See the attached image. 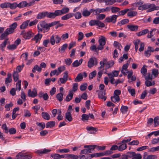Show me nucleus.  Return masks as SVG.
I'll use <instances>...</instances> for the list:
<instances>
[{
	"mask_svg": "<svg viewBox=\"0 0 159 159\" xmlns=\"http://www.w3.org/2000/svg\"><path fill=\"white\" fill-rule=\"evenodd\" d=\"M45 16H46L48 18H54L53 12H48L47 11H43L39 13L37 15L36 18L38 19H42L44 18Z\"/></svg>",
	"mask_w": 159,
	"mask_h": 159,
	"instance_id": "f257e3e1",
	"label": "nucleus"
},
{
	"mask_svg": "<svg viewBox=\"0 0 159 159\" xmlns=\"http://www.w3.org/2000/svg\"><path fill=\"white\" fill-rule=\"evenodd\" d=\"M69 8L66 7L62 8L61 10H56L54 12H53L54 18H55L57 16H61L64 14L69 12Z\"/></svg>",
	"mask_w": 159,
	"mask_h": 159,
	"instance_id": "f03ea898",
	"label": "nucleus"
},
{
	"mask_svg": "<svg viewBox=\"0 0 159 159\" xmlns=\"http://www.w3.org/2000/svg\"><path fill=\"white\" fill-rule=\"evenodd\" d=\"M37 28L38 32H42L44 29L49 30L48 24L45 21H43L39 22Z\"/></svg>",
	"mask_w": 159,
	"mask_h": 159,
	"instance_id": "7ed1b4c3",
	"label": "nucleus"
},
{
	"mask_svg": "<svg viewBox=\"0 0 159 159\" xmlns=\"http://www.w3.org/2000/svg\"><path fill=\"white\" fill-rule=\"evenodd\" d=\"M97 146L96 145H85L84 146L85 148L88 149H84L81 151L80 154H86L90 153L92 152V151H93Z\"/></svg>",
	"mask_w": 159,
	"mask_h": 159,
	"instance_id": "20e7f679",
	"label": "nucleus"
},
{
	"mask_svg": "<svg viewBox=\"0 0 159 159\" xmlns=\"http://www.w3.org/2000/svg\"><path fill=\"white\" fill-rule=\"evenodd\" d=\"M118 17V16L116 15H113L111 16H107L105 19L104 22L105 23L111 22L114 24L116 22Z\"/></svg>",
	"mask_w": 159,
	"mask_h": 159,
	"instance_id": "39448f33",
	"label": "nucleus"
},
{
	"mask_svg": "<svg viewBox=\"0 0 159 159\" xmlns=\"http://www.w3.org/2000/svg\"><path fill=\"white\" fill-rule=\"evenodd\" d=\"M98 64L97 59L95 57L90 58L88 62V66L91 68L94 65H96Z\"/></svg>",
	"mask_w": 159,
	"mask_h": 159,
	"instance_id": "423d86ee",
	"label": "nucleus"
},
{
	"mask_svg": "<svg viewBox=\"0 0 159 159\" xmlns=\"http://www.w3.org/2000/svg\"><path fill=\"white\" fill-rule=\"evenodd\" d=\"M17 26V24L16 22H14L11 25L9 28H7L6 30L10 34L13 33L15 31V29L16 28Z\"/></svg>",
	"mask_w": 159,
	"mask_h": 159,
	"instance_id": "0eeeda50",
	"label": "nucleus"
},
{
	"mask_svg": "<svg viewBox=\"0 0 159 159\" xmlns=\"http://www.w3.org/2000/svg\"><path fill=\"white\" fill-rule=\"evenodd\" d=\"M32 33L30 31H29L27 32H25V31H22L20 34L23 38L26 39H29L32 36Z\"/></svg>",
	"mask_w": 159,
	"mask_h": 159,
	"instance_id": "6e6552de",
	"label": "nucleus"
},
{
	"mask_svg": "<svg viewBox=\"0 0 159 159\" xmlns=\"http://www.w3.org/2000/svg\"><path fill=\"white\" fill-rule=\"evenodd\" d=\"M143 158L144 159H157V157L155 155H148L147 152H145L143 155Z\"/></svg>",
	"mask_w": 159,
	"mask_h": 159,
	"instance_id": "1a4fd4ad",
	"label": "nucleus"
},
{
	"mask_svg": "<svg viewBox=\"0 0 159 159\" xmlns=\"http://www.w3.org/2000/svg\"><path fill=\"white\" fill-rule=\"evenodd\" d=\"M91 13V9L88 11L87 8L85 7L83 9L82 14L84 17H88L90 15Z\"/></svg>",
	"mask_w": 159,
	"mask_h": 159,
	"instance_id": "9d476101",
	"label": "nucleus"
},
{
	"mask_svg": "<svg viewBox=\"0 0 159 159\" xmlns=\"http://www.w3.org/2000/svg\"><path fill=\"white\" fill-rule=\"evenodd\" d=\"M105 91H100L98 93V97L100 99L104 100L105 101L107 99V97L105 96Z\"/></svg>",
	"mask_w": 159,
	"mask_h": 159,
	"instance_id": "9b49d317",
	"label": "nucleus"
},
{
	"mask_svg": "<svg viewBox=\"0 0 159 159\" xmlns=\"http://www.w3.org/2000/svg\"><path fill=\"white\" fill-rule=\"evenodd\" d=\"M127 27L131 31H137L139 28V26L137 25H128Z\"/></svg>",
	"mask_w": 159,
	"mask_h": 159,
	"instance_id": "f8f14e48",
	"label": "nucleus"
},
{
	"mask_svg": "<svg viewBox=\"0 0 159 159\" xmlns=\"http://www.w3.org/2000/svg\"><path fill=\"white\" fill-rule=\"evenodd\" d=\"M86 129L88 131H89V133L91 134L95 133L98 130L97 128L92 126H87Z\"/></svg>",
	"mask_w": 159,
	"mask_h": 159,
	"instance_id": "ddd939ff",
	"label": "nucleus"
},
{
	"mask_svg": "<svg viewBox=\"0 0 159 159\" xmlns=\"http://www.w3.org/2000/svg\"><path fill=\"white\" fill-rule=\"evenodd\" d=\"M28 95L29 97H34L37 95V90L34 88V91H31L30 89L28 90Z\"/></svg>",
	"mask_w": 159,
	"mask_h": 159,
	"instance_id": "4468645a",
	"label": "nucleus"
},
{
	"mask_svg": "<svg viewBox=\"0 0 159 159\" xmlns=\"http://www.w3.org/2000/svg\"><path fill=\"white\" fill-rule=\"evenodd\" d=\"M73 93L71 90H69L68 94L66 96L65 100L66 102H69L73 98Z\"/></svg>",
	"mask_w": 159,
	"mask_h": 159,
	"instance_id": "2eb2a0df",
	"label": "nucleus"
},
{
	"mask_svg": "<svg viewBox=\"0 0 159 159\" xmlns=\"http://www.w3.org/2000/svg\"><path fill=\"white\" fill-rule=\"evenodd\" d=\"M42 34H40L39 33H38L36 35H35L34 38H32V40H34L35 41V43H37L39 40L42 38Z\"/></svg>",
	"mask_w": 159,
	"mask_h": 159,
	"instance_id": "dca6fc26",
	"label": "nucleus"
},
{
	"mask_svg": "<svg viewBox=\"0 0 159 159\" xmlns=\"http://www.w3.org/2000/svg\"><path fill=\"white\" fill-rule=\"evenodd\" d=\"M74 15L73 13H69L62 16L61 19L63 20H66L72 17Z\"/></svg>",
	"mask_w": 159,
	"mask_h": 159,
	"instance_id": "f3484780",
	"label": "nucleus"
},
{
	"mask_svg": "<svg viewBox=\"0 0 159 159\" xmlns=\"http://www.w3.org/2000/svg\"><path fill=\"white\" fill-rule=\"evenodd\" d=\"M157 30L155 28L151 29L149 33L147 35V37L148 38H151L155 34Z\"/></svg>",
	"mask_w": 159,
	"mask_h": 159,
	"instance_id": "a211bd4d",
	"label": "nucleus"
},
{
	"mask_svg": "<svg viewBox=\"0 0 159 159\" xmlns=\"http://www.w3.org/2000/svg\"><path fill=\"white\" fill-rule=\"evenodd\" d=\"M83 60L82 59H80L79 61L76 60L74 61L72 64V66L74 67L78 66L82 62Z\"/></svg>",
	"mask_w": 159,
	"mask_h": 159,
	"instance_id": "6ab92c4d",
	"label": "nucleus"
},
{
	"mask_svg": "<svg viewBox=\"0 0 159 159\" xmlns=\"http://www.w3.org/2000/svg\"><path fill=\"white\" fill-rule=\"evenodd\" d=\"M51 151V150L48 149H44L43 150H37L35 153L38 154H46Z\"/></svg>",
	"mask_w": 159,
	"mask_h": 159,
	"instance_id": "aec40b11",
	"label": "nucleus"
},
{
	"mask_svg": "<svg viewBox=\"0 0 159 159\" xmlns=\"http://www.w3.org/2000/svg\"><path fill=\"white\" fill-rule=\"evenodd\" d=\"M20 157H22V159H30L32 158L31 154H27L26 153L20 154Z\"/></svg>",
	"mask_w": 159,
	"mask_h": 159,
	"instance_id": "412c9836",
	"label": "nucleus"
},
{
	"mask_svg": "<svg viewBox=\"0 0 159 159\" xmlns=\"http://www.w3.org/2000/svg\"><path fill=\"white\" fill-rule=\"evenodd\" d=\"M149 32L148 29H144L136 33V34L138 36L146 34Z\"/></svg>",
	"mask_w": 159,
	"mask_h": 159,
	"instance_id": "4be33fe9",
	"label": "nucleus"
},
{
	"mask_svg": "<svg viewBox=\"0 0 159 159\" xmlns=\"http://www.w3.org/2000/svg\"><path fill=\"white\" fill-rule=\"evenodd\" d=\"M129 11V9L128 8H126L120 11H119L117 15L118 16H123Z\"/></svg>",
	"mask_w": 159,
	"mask_h": 159,
	"instance_id": "5701e85b",
	"label": "nucleus"
},
{
	"mask_svg": "<svg viewBox=\"0 0 159 159\" xmlns=\"http://www.w3.org/2000/svg\"><path fill=\"white\" fill-rule=\"evenodd\" d=\"M111 101L114 102H119L120 101V98L118 96H116L114 94L111 96Z\"/></svg>",
	"mask_w": 159,
	"mask_h": 159,
	"instance_id": "b1692460",
	"label": "nucleus"
},
{
	"mask_svg": "<svg viewBox=\"0 0 159 159\" xmlns=\"http://www.w3.org/2000/svg\"><path fill=\"white\" fill-rule=\"evenodd\" d=\"M107 61V58H104L102 61H101L100 62V66L98 68V69H100L102 68H103L105 66H106V63Z\"/></svg>",
	"mask_w": 159,
	"mask_h": 159,
	"instance_id": "393cba45",
	"label": "nucleus"
},
{
	"mask_svg": "<svg viewBox=\"0 0 159 159\" xmlns=\"http://www.w3.org/2000/svg\"><path fill=\"white\" fill-rule=\"evenodd\" d=\"M101 38L98 40V42L99 44L102 45H104L106 43V38L103 36H101Z\"/></svg>",
	"mask_w": 159,
	"mask_h": 159,
	"instance_id": "a878e982",
	"label": "nucleus"
},
{
	"mask_svg": "<svg viewBox=\"0 0 159 159\" xmlns=\"http://www.w3.org/2000/svg\"><path fill=\"white\" fill-rule=\"evenodd\" d=\"M129 20L128 19H124L120 21H119L117 23V25L119 26H121L122 25H124L125 24L128 23L129 22Z\"/></svg>",
	"mask_w": 159,
	"mask_h": 159,
	"instance_id": "bb28decb",
	"label": "nucleus"
},
{
	"mask_svg": "<svg viewBox=\"0 0 159 159\" xmlns=\"http://www.w3.org/2000/svg\"><path fill=\"white\" fill-rule=\"evenodd\" d=\"M55 124V122L54 121H50L47 123L46 125V128H52L54 127Z\"/></svg>",
	"mask_w": 159,
	"mask_h": 159,
	"instance_id": "cd10ccee",
	"label": "nucleus"
},
{
	"mask_svg": "<svg viewBox=\"0 0 159 159\" xmlns=\"http://www.w3.org/2000/svg\"><path fill=\"white\" fill-rule=\"evenodd\" d=\"M10 34V33L6 30L1 35H0V40H2L4 39L5 37H7L8 35Z\"/></svg>",
	"mask_w": 159,
	"mask_h": 159,
	"instance_id": "c85d7f7f",
	"label": "nucleus"
},
{
	"mask_svg": "<svg viewBox=\"0 0 159 159\" xmlns=\"http://www.w3.org/2000/svg\"><path fill=\"white\" fill-rule=\"evenodd\" d=\"M42 117L44 119L49 120L50 119V116L46 112H42Z\"/></svg>",
	"mask_w": 159,
	"mask_h": 159,
	"instance_id": "c756f323",
	"label": "nucleus"
},
{
	"mask_svg": "<svg viewBox=\"0 0 159 159\" xmlns=\"http://www.w3.org/2000/svg\"><path fill=\"white\" fill-rule=\"evenodd\" d=\"M138 14L137 12L135 11H130L127 13L128 16L133 17L136 16Z\"/></svg>",
	"mask_w": 159,
	"mask_h": 159,
	"instance_id": "7c9ffc66",
	"label": "nucleus"
},
{
	"mask_svg": "<svg viewBox=\"0 0 159 159\" xmlns=\"http://www.w3.org/2000/svg\"><path fill=\"white\" fill-rule=\"evenodd\" d=\"M65 118L69 122L71 121L73 119L71 113L68 112H66V113Z\"/></svg>",
	"mask_w": 159,
	"mask_h": 159,
	"instance_id": "2f4dec72",
	"label": "nucleus"
},
{
	"mask_svg": "<svg viewBox=\"0 0 159 159\" xmlns=\"http://www.w3.org/2000/svg\"><path fill=\"white\" fill-rule=\"evenodd\" d=\"M8 39L7 38L0 45V48H1L2 51H4V48L6 46V44L7 43V41Z\"/></svg>",
	"mask_w": 159,
	"mask_h": 159,
	"instance_id": "473e14b6",
	"label": "nucleus"
},
{
	"mask_svg": "<svg viewBox=\"0 0 159 159\" xmlns=\"http://www.w3.org/2000/svg\"><path fill=\"white\" fill-rule=\"evenodd\" d=\"M83 79L82 73L79 74L74 80L75 82H80Z\"/></svg>",
	"mask_w": 159,
	"mask_h": 159,
	"instance_id": "72a5a7b5",
	"label": "nucleus"
},
{
	"mask_svg": "<svg viewBox=\"0 0 159 159\" xmlns=\"http://www.w3.org/2000/svg\"><path fill=\"white\" fill-rule=\"evenodd\" d=\"M128 110V107L126 106L122 105L120 108V111L123 114H125Z\"/></svg>",
	"mask_w": 159,
	"mask_h": 159,
	"instance_id": "f704fd0d",
	"label": "nucleus"
},
{
	"mask_svg": "<svg viewBox=\"0 0 159 159\" xmlns=\"http://www.w3.org/2000/svg\"><path fill=\"white\" fill-rule=\"evenodd\" d=\"M27 2L25 1H22L18 4V7L20 8H22L27 6Z\"/></svg>",
	"mask_w": 159,
	"mask_h": 159,
	"instance_id": "c9c22d12",
	"label": "nucleus"
},
{
	"mask_svg": "<svg viewBox=\"0 0 159 159\" xmlns=\"http://www.w3.org/2000/svg\"><path fill=\"white\" fill-rule=\"evenodd\" d=\"M36 70L38 72H40L42 70V68L38 65H35L33 68L32 71L33 73H35Z\"/></svg>",
	"mask_w": 159,
	"mask_h": 159,
	"instance_id": "e433bc0d",
	"label": "nucleus"
},
{
	"mask_svg": "<svg viewBox=\"0 0 159 159\" xmlns=\"http://www.w3.org/2000/svg\"><path fill=\"white\" fill-rule=\"evenodd\" d=\"M7 77L6 78L5 82L6 84L11 82L12 81V79L11 78V73H8L7 75Z\"/></svg>",
	"mask_w": 159,
	"mask_h": 159,
	"instance_id": "4c0bfd02",
	"label": "nucleus"
},
{
	"mask_svg": "<svg viewBox=\"0 0 159 159\" xmlns=\"http://www.w3.org/2000/svg\"><path fill=\"white\" fill-rule=\"evenodd\" d=\"M29 21V20H27L23 22L22 25L20 26V29H23L26 28L28 26Z\"/></svg>",
	"mask_w": 159,
	"mask_h": 159,
	"instance_id": "58836bf2",
	"label": "nucleus"
},
{
	"mask_svg": "<svg viewBox=\"0 0 159 159\" xmlns=\"http://www.w3.org/2000/svg\"><path fill=\"white\" fill-rule=\"evenodd\" d=\"M68 46V45L66 43L64 44L61 47V48H59V51L61 53H63L65 49L67 48Z\"/></svg>",
	"mask_w": 159,
	"mask_h": 159,
	"instance_id": "ea45409f",
	"label": "nucleus"
},
{
	"mask_svg": "<svg viewBox=\"0 0 159 159\" xmlns=\"http://www.w3.org/2000/svg\"><path fill=\"white\" fill-rule=\"evenodd\" d=\"M139 42H140V40L138 39L134 41V43L135 46V49L136 52L138 51Z\"/></svg>",
	"mask_w": 159,
	"mask_h": 159,
	"instance_id": "a19ab883",
	"label": "nucleus"
},
{
	"mask_svg": "<svg viewBox=\"0 0 159 159\" xmlns=\"http://www.w3.org/2000/svg\"><path fill=\"white\" fill-rule=\"evenodd\" d=\"M18 7V4L16 2L11 3L9 2V7L11 9H14Z\"/></svg>",
	"mask_w": 159,
	"mask_h": 159,
	"instance_id": "79ce46f5",
	"label": "nucleus"
},
{
	"mask_svg": "<svg viewBox=\"0 0 159 159\" xmlns=\"http://www.w3.org/2000/svg\"><path fill=\"white\" fill-rule=\"evenodd\" d=\"M21 80H20L16 83V89L18 91H19L21 89Z\"/></svg>",
	"mask_w": 159,
	"mask_h": 159,
	"instance_id": "37998d69",
	"label": "nucleus"
},
{
	"mask_svg": "<svg viewBox=\"0 0 159 159\" xmlns=\"http://www.w3.org/2000/svg\"><path fill=\"white\" fill-rule=\"evenodd\" d=\"M56 97L59 102H61L63 98V94L61 93H58Z\"/></svg>",
	"mask_w": 159,
	"mask_h": 159,
	"instance_id": "c03bdc74",
	"label": "nucleus"
},
{
	"mask_svg": "<svg viewBox=\"0 0 159 159\" xmlns=\"http://www.w3.org/2000/svg\"><path fill=\"white\" fill-rule=\"evenodd\" d=\"M128 58V56L126 54H124L123 56L121 57L119 59V62L121 63L125 59L126 60Z\"/></svg>",
	"mask_w": 159,
	"mask_h": 159,
	"instance_id": "a18cd8bd",
	"label": "nucleus"
},
{
	"mask_svg": "<svg viewBox=\"0 0 159 159\" xmlns=\"http://www.w3.org/2000/svg\"><path fill=\"white\" fill-rule=\"evenodd\" d=\"M149 7L148 6L147 4H143V5H140L138 7V9L140 10H144L148 8Z\"/></svg>",
	"mask_w": 159,
	"mask_h": 159,
	"instance_id": "49530a36",
	"label": "nucleus"
},
{
	"mask_svg": "<svg viewBox=\"0 0 159 159\" xmlns=\"http://www.w3.org/2000/svg\"><path fill=\"white\" fill-rule=\"evenodd\" d=\"M113 45L114 46L116 47L120 50H121V48H122L121 44L117 41H115Z\"/></svg>",
	"mask_w": 159,
	"mask_h": 159,
	"instance_id": "de8ad7c7",
	"label": "nucleus"
},
{
	"mask_svg": "<svg viewBox=\"0 0 159 159\" xmlns=\"http://www.w3.org/2000/svg\"><path fill=\"white\" fill-rule=\"evenodd\" d=\"M140 45V47L139 49V52H141L143 51L144 48L145 44L144 43L141 42L140 41L139 44Z\"/></svg>",
	"mask_w": 159,
	"mask_h": 159,
	"instance_id": "09e8293b",
	"label": "nucleus"
},
{
	"mask_svg": "<svg viewBox=\"0 0 159 159\" xmlns=\"http://www.w3.org/2000/svg\"><path fill=\"white\" fill-rule=\"evenodd\" d=\"M127 147V145L124 143L120 145L118 147V150L122 151L125 149Z\"/></svg>",
	"mask_w": 159,
	"mask_h": 159,
	"instance_id": "8fccbe9b",
	"label": "nucleus"
},
{
	"mask_svg": "<svg viewBox=\"0 0 159 159\" xmlns=\"http://www.w3.org/2000/svg\"><path fill=\"white\" fill-rule=\"evenodd\" d=\"M106 15L104 14H100L97 16L96 18L98 20H101L105 18Z\"/></svg>",
	"mask_w": 159,
	"mask_h": 159,
	"instance_id": "3c124183",
	"label": "nucleus"
},
{
	"mask_svg": "<svg viewBox=\"0 0 159 159\" xmlns=\"http://www.w3.org/2000/svg\"><path fill=\"white\" fill-rule=\"evenodd\" d=\"M9 2H6L2 3L0 4V7L2 8L9 7Z\"/></svg>",
	"mask_w": 159,
	"mask_h": 159,
	"instance_id": "603ef678",
	"label": "nucleus"
},
{
	"mask_svg": "<svg viewBox=\"0 0 159 159\" xmlns=\"http://www.w3.org/2000/svg\"><path fill=\"white\" fill-rule=\"evenodd\" d=\"M90 50L93 52H96L97 54L98 53V51L97 50V48L94 45H92L90 48Z\"/></svg>",
	"mask_w": 159,
	"mask_h": 159,
	"instance_id": "864d4df0",
	"label": "nucleus"
},
{
	"mask_svg": "<svg viewBox=\"0 0 159 159\" xmlns=\"http://www.w3.org/2000/svg\"><path fill=\"white\" fill-rule=\"evenodd\" d=\"M73 14L74 16H75V18L76 19H80L82 17L81 14L80 12H77L75 14L73 13Z\"/></svg>",
	"mask_w": 159,
	"mask_h": 159,
	"instance_id": "5fc2aeb1",
	"label": "nucleus"
},
{
	"mask_svg": "<svg viewBox=\"0 0 159 159\" xmlns=\"http://www.w3.org/2000/svg\"><path fill=\"white\" fill-rule=\"evenodd\" d=\"M154 125L157 126L159 125V116H157L154 118Z\"/></svg>",
	"mask_w": 159,
	"mask_h": 159,
	"instance_id": "6e6d98bb",
	"label": "nucleus"
},
{
	"mask_svg": "<svg viewBox=\"0 0 159 159\" xmlns=\"http://www.w3.org/2000/svg\"><path fill=\"white\" fill-rule=\"evenodd\" d=\"M96 71L95 70H94L91 72L89 75V80H91L93 79V78L96 76Z\"/></svg>",
	"mask_w": 159,
	"mask_h": 159,
	"instance_id": "4d7b16f0",
	"label": "nucleus"
},
{
	"mask_svg": "<svg viewBox=\"0 0 159 159\" xmlns=\"http://www.w3.org/2000/svg\"><path fill=\"white\" fill-rule=\"evenodd\" d=\"M89 118V116L86 114H83L81 116V120L83 121L88 120Z\"/></svg>",
	"mask_w": 159,
	"mask_h": 159,
	"instance_id": "13d9d810",
	"label": "nucleus"
},
{
	"mask_svg": "<svg viewBox=\"0 0 159 159\" xmlns=\"http://www.w3.org/2000/svg\"><path fill=\"white\" fill-rule=\"evenodd\" d=\"M111 12L112 13H116L118 12L120 10V9L116 7H112L111 8Z\"/></svg>",
	"mask_w": 159,
	"mask_h": 159,
	"instance_id": "bf43d9fd",
	"label": "nucleus"
},
{
	"mask_svg": "<svg viewBox=\"0 0 159 159\" xmlns=\"http://www.w3.org/2000/svg\"><path fill=\"white\" fill-rule=\"evenodd\" d=\"M7 49L10 50H14L15 49H16L17 48V47L15 44H11V45H9L7 46Z\"/></svg>",
	"mask_w": 159,
	"mask_h": 159,
	"instance_id": "052dcab7",
	"label": "nucleus"
},
{
	"mask_svg": "<svg viewBox=\"0 0 159 159\" xmlns=\"http://www.w3.org/2000/svg\"><path fill=\"white\" fill-rule=\"evenodd\" d=\"M143 3V1H139L138 2H135L132 4V6L133 7H139V6H140V5H142Z\"/></svg>",
	"mask_w": 159,
	"mask_h": 159,
	"instance_id": "680f3d73",
	"label": "nucleus"
},
{
	"mask_svg": "<svg viewBox=\"0 0 159 159\" xmlns=\"http://www.w3.org/2000/svg\"><path fill=\"white\" fill-rule=\"evenodd\" d=\"M50 42L52 45H54L55 44V36L54 35H52L50 37Z\"/></svg>",
	"mask_w": 159,
	"mask_h": 159,
	"instance_id": "e2e57ef3",
	"label": "nucleus"
},
{
	"mask_svg": "<svg viewBox=\"0 0 159 159\" xmlns=\"http://www.w3.org/2000/svg\"><path fill=\"white\" fill-rule=\"evenodd\" d=\"M98 20H91L89 22V24L91 26L97 25Z\"/></svg>",
	"mask_w": 159,
	"mask_h": 159,
	"instance_id": "0e129e2a",
	"label": "nucleus"
},
{
	"mask_svg": "<svg viewBox=\"0 0 159 159\" xmlns=\"http://www.w3.org/2000/svg\"><path fill=\"white\" fill-rule=\"evenodd\" d=\"M114 64V63L113 61H109L107 62L106 64V67L107 68H108L112 66Z\"/></svg>",
	"mask_w": 159,
	"mask_h": 159,
	"instance_id": "69168bd1",
	"label": "nucleus"
},
{
	"mask_svg": "<svg viewBox=\"0 0 159 159\" xmlns=\"http://www.w3.org/2000/svg\"><path fill=\"white\" fill-rule=\"evenodd\" d=\"M87 84L86 83H84L80 86V89L81 91H84L87 88Z\"/></svg>",
	"mask_w": 159,
	"mask_h": 159,
	"instance_id": "338daca9",
	"label": "nucleus"
},
{
	"mask_svg": "<svg viewBox=\"0 0 159 159\" xmlns=\"http://www.w3.org/2000/svg\"><path fill=\"white\" fill-rule=\"evenodd\" d=\"M142 156L140 154L137 153L134 155V157L132 158V159H141L142 158Z\"/></svg>",
	"mask_w": 159,
	"mask_h": 159,
	"instance_id": "774afa93",
	"label": "nucleus"
}]
</instances>
